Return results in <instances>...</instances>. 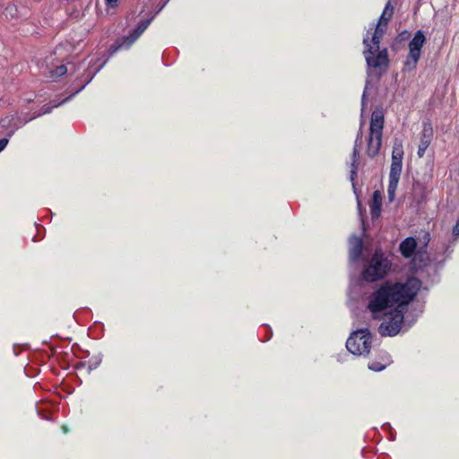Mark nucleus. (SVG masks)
Segmentation results:
<instances>
[{
    "label": "nucleus",
    "instance_id": "obj_1",
    "mask_svg": "<svg viewBox=\"0 0 459 459\" xmlns=\"http://www.w3.org/2000/svg\"><path fill=\"white\" fill-rule=\"evenodd\" d=\"M421 282L417 278L407 281H385L377 286L367 297V309L375 320L387 316L381 323L378 332L382 336H395L401 331L404 319L405 307L414 299Z\"/></svg>",
    "mask_w": 459,
    "mask_h": 459
},
{
    "label": "nucleus",
    "instance_id": "obj_2",
    "mask_svg": "<svg viewBox=\"0 0 459 459\" xmlns=\"http://www.w3.org/2000/svg\"><path fill=\"white\" fill-rule=\"evenodd\" d=\"M386 27L377 24L371 39H369V31L363 38V56L367 63V74L371 76L372 69L377 70L378 74L382 75L388 68L389 58L387 48L380 49V42L385 32Z\"/></svg>",
    "mask_w": 459,
    "mask_h": 459
},
{
    "label": "nucleus",
    "instance_id": "obj_3",
    "mask_svg": "<svg viewBox=\"0 0 459 459\" xmlns=\"http://www.w3.org/2000/svg\"><path fill=\"white\" fill-rule=\"evenodd\" d=\"M391 268V262L380 248H377L368 264L362 272L363 279L368 282L382 280Z\"/></svg>",
    "mask_w": 459,
    "mask_h": 459
},
{
    "label": "nucleus",
    "instance_id": "obj_4",
    "mask_svg": "<svg viewBox=\"0 0 459 459\" xmlns=\"http://www.w3.org/2000/svg\"><path fill=\"white\" fill-rule=\"evenodd\" d=\"M385 118L381 110H375L371 115L369 126V137L368 139L367 154L370 158L376 157L382 145V135Z\"/></svg>",
    "mask_w": 459,
    "mask_h": 459
},
{
    "label": "nucleus",
    "instance_id": "obj_5",
    "mask_svg": "<svg viewBox=\"0 0 459 459\" xmlns=\"http://www.w3.org/2000/svg\"><path fill=\"white\" fill-rule=\"evenodd\" d=\"M372 344V334L368 328L354 331L346 342L347 350L357 356H366L369 353Z\"/></svg>",
    "mask_w": 459,
    "mask_h": 459
},
{
    "label": "nucleus",
    "instance_id": "obj_6",
    "mask_svg": "<svg viewBox=\"0 0 459 459\" xmlns=\"http://www.w3.org/2000/svg\"><path fill=\"white\" fill-rule=\"evenodd\" d=\"M426 41L425 34L419 30L414 34L412 39L409 43V53L403 63L404 68L411 72L414 70L420 58L421 48Z\"/></svg>",
    "mask_w": 459,
    "mask_h": 459
},
{
    "label": "nucleus",
    "instance_id": "obj_7",
    "mask_svg": "<svg viewBox=\"0 0 459 459\" xmlns=\"http://www.w3.org/2000/svg\"><path fill=\"white\" fill-rule=\"evenodd\" d=\"M155 14L149 19L140 21L137 27L127 37L117 40L116 44L112 46V48H114L113 51L115 52L123 47L129 48L148 28Z\"/></svg>",
    "mask_w": 459,
    "mask_h": 459
},
{
    "label": "nucleus",
    "instance_id": "obj_8",
    "mask_svg": "<svg viewBox=\"0 0 459 459\" xmlns=\"http://www.w3.org/2000/svg\"><path fill=\"white\" fill-rule=\"evenodd\" d=\"M433 137V129L429 124H424L420 134V140L418 148V156L422 158L429 146Z\"/></svg>",
    "mask_w": 459,
    "mask_h": 459
},
{
    "label": "nucleus",
    "instance_id": "obj_9",
    "mask_svg": "<svg viewBox=\"0 0 459 459\" xmlns=\"http://www.w3.org/2000/svg\"><path fill=\"white\" fill-rule=\"evenodd\" d=\"M363 249V242L359 237L351 236L349 239V257L351 262L359 259Z\"/></svg>",
    "mask_w": 459,
    "mask_h": 459
},
{
    "label": "nucleus",
    "instance_id": "obj_10",
    "mask_svg": "<svg viewBox=\"0 0 459 459\" xmlns=\"http://www.w3.org/2000/svg\"><path fill=\"white\" fill-rule=\"evenodd\" d=\"M418 243L415 238L408 237L399 245V251L404 258H411L417 248Z\"/></svg>",
    "mask_w": 459,
    "mask_h": 459
},
{
    "label": "nucleus",
    "instance_id": "obj_11",
    "mask_svg": "<svg viewBox=\"0 0 459 459\" xmlns=\"http://www.w3.org/2000/svg\"><path fill=\"white\" fill-rule=\"evenodd\" d=\"M382 195L379 191H375L372 195V202L370 204V213L372 220L378 219L381 213Z\"/></svg>",
    "mask_w": 459,
    "mask_h": 459
},
{
    "label": "nucleus",
    "instance_id": "obj_12",
    "mask_svg": "<svg viewBox=\"0 0 459 459\" xmlns=\"http://www.w3.org/2000/svg\"><path fill=\"white\" fill-rule=\"evenodd\" d=\"M359 164V155H358L357 151H352L351 153V160L350 163V180L352 183L353 189L355 190V179L357 178V171Z\"/></svg>",
    "mask_w": 459,
    "mask_h": 459
},
{
    "label": "nucleus",
    "instance_id": "obj_13",
    "mask_svg": "<svg viewBox=\"0 0 459 459\" xmlns=\"http://www.w3.org/2000/svg\"><path fill=\"white\" fill-rule=\"evenodd\" d=\"M85 87V84L82 85L77 91H75L74 92H73L69 97L65 98V100H63L62 101L55 104L54 106H48V105H45L42 107V111L41 112H38L36 114H34V116L31 117L32 118H35V117H38L43 114H48V113H50L52 108H56V107H58L60 105H62L63 103L66 102L68 100H70L73 96H74L75 94H77L79 91H81L83 88ZM30 120V118L29 119Z\"/></svg>",
    "mask_w": 459,
    "mask_h": 459
},
{
    "label": "nucleus",
    "instance_id": "obj_14",
    "mask_svg": "<svg viewBox=\"0 0 459 459\" xmlns=\"http://www.w3.org/2000/svg\"><path fill=\"white\" fill-rule=\"evenodd\" d=\"M399 180L389 178L387 186V195L389 202H393L395 198V192L397 190Z\"/></svg>",
    "mask_w": 459,
    "mask_h": 459
},
{
    "label": "nucleus",
    "instance_id": "obj_15",
    "mask_svg": "<svg viewBox=\"0 0 459 459\" xmlns=\"http://www.w3.org/2000/svg\"><path fill=\"white\" fill-rule=\"evenodd\" d=\"M402 168H403V164L392 162L391 168H390L389 178L400 180Z\"/></svg>",
    "mask_w": 459,
    "mask_h": 459
},
{
    "label": "nucleus",
    "instance_id": "obj_16",
    "mask_svg": "<svg viewBox=\"0 0 459 459\" xmlns=\"http://www.w3.org/2000/svg\"><path fill=\"white\" fill-rule=\"evenodd\" d=\"M100 363V359H96L95 361H89L88 363L87 362H80L76 368H84L85 366H87V371H88V373H90L91 371L96 369L99 367Z\"/></svg>",
    "mask_w": 459,
    "mask_h": 459
},
{
    "label": "nucleus",
    "instance_id": "obj_17",
    "mask_svg": "<svg viewBox=\"0 0 459 459\" xmlns=\"http://www.w3.org/2000/svg\"><path fill=\"white\" fill-rule=\"evenodd\" d=\"M387 359L385 363L378 362V361H372L368 363V368L372 371L379 372L385 368L387 365Z\"/></svg>",
    "mask_w": 459,
    "mask_h": 459
},
{
    "label": "nucleus",
    "instance_id": "obj_18",
    "mask_svg": "<svg viewBox=\"0 0 459 459\" xmlns=\"http://www.w3.org/2000/svg\"><path fill=\"white\" fill-rule=\"evenodd\" d=\"M393 13H394V8H391V11L388 13H385V12H383L381 16L379 17L377 24L386 27L389 20L391 19V17L393 15Z\"/></svg>",
    "mask_w": 459,
    "mask_h": 459
},
{
    "label": "nucleus",
    "instance_id": "obj_19",
    "mask_svg": "<svg viewBox=\"0 0 459 459\" xmlns=\"http://www.w3.org/2000/svg\"><path fill=\"white\" fill-rule=\"evenodd\" d=\"M67 73V67L65 65L56 66L55 70L51 72V78L60 77Z\"/></svg>",
    "mask_w": 459,
    "mask_h": 459
},
{
    "label": "nucleus",
    "instance_id": "obj_20",
    "mask_svg": "<svg viewBox=\"0 0 459 459\" xmlns=\"http://www.w3.org/2000/svg\"><path fill=\"white\" fill-rule=\"evenodd\" d=\"M392 155L402 156V157L403 156V145L401 143H397V142L394 143V145L393 147Z\"/></svg>",
    "mask_w": 459,
    "mask_h": 459
},
{
    "label": "nucleus",
    "instance_id": "obj_21",
    "mask_svg": "<svg viewBox=\"0 0 459 459\" xmlns=\"http://www.w3.org/2000/svg\"><path fill=\"white\" fill-rule=\"evenodd\" d=\"M16 13L17 8L15 5L13 4H9L8 6H6L4 10V14L6 17L9 15L11 18H13L16 15Z\"/></svg>",
    "mask_w": 459,
    "mask_h": 459
},
{
    "label": "nucleus",
    "instance_id": "obj_22",
    "mask_svg": "<svg viewBox=\"0 0 459 459\" xmlns=\"http://www.w3.org/2000/svg\"><path fill=\"white\" fill-rule=\"evenodd\" d=\"M369 84V82L368 81L367 83H366V86H365V89H364V91H363V94H362V97H361V111L363 112L364 111V108L367 104V90H368V85Z\"/></svg>",
    "mask_w": 459,
    "mask_h": 459
},
{
    "label": "nucleus",
    "instance_id": "obj_23",
    "mask_svg": "<svg viewBox=\"0 0 459 459\" xmlns=\"http://www.w3.org/2000/svg\"><path fill=\"white\" fill-rule=\"evenodd\" d=\"M362 142H359V140H358L356 138L355 140V143H354V147H353V150L352 151H357L358 152V155H359V149H360V145H361Z\"/></svg>",
    "mask_w": 459,
    "mask_h": 459
},
{
    "label": "nucleus",
    "instance_id": "obj_24",
    "mask_svg": "<svg viewBox=\"0 0 459 459\" xmlns=\"http://www.w3.org/2000/svg\"><path fill=\"white\" fill-rule=\"evenodd\" d=\"M392 162H396V163H399V164H403V157L402 156L392 155Z\"/></svg>",
    "mask_w": 459,
    "mask_h": 459
},
{
    "label": "nucleus",
    "instance_id": "obj_25",
    "mask_svg": "<svg viewBox=\"0 0 459 459\" xmlns=\"http://www.w3.org/2000/svg\"><path fill=\"white\" fill-rule=\"evenodd\" d=\"M117 1L118 0H105L106 4L108 7H116L117 5Z\"/></svg>",
    "mask_w": 459,
    "mask_h": 459
},
{
    "label": "nucleus",
    "instance_id": "obj_26",
    "mask_svg": "<svg viewBox=\"0 0 459 459\" xmlns=\"http://www.w3.org/2000/svg\"><path fill=\"white\" fill-rule=\"evenodd\" d=\"M7 143H8V140L6 138L0 139V152L5 148Z\"/></svg>",
    "mask_w": 459,
    "mask_h": 459
},
{
    "label": "nucleus",
    "instance_id": "obj_27",
    "mask_svg": "<svg viewBox=\"0 0 459 459\" xmlns=\"http://www.w3.org/2000/svg\"><path fill=\"white\" fill-rule=\"evenodd\" d=\"M391 8H394L393 5L391 4L390 1H388L385 6V9L383 12H385V13H388L390 11H391Z\"/></svg>",
    "mask_w": 459,
    "mask_h": 459
},
{
    "label": "nucleus",
    "instance_id": "obj_28",
    "mask_svg": "<svg viewBox=\"0 0 459 459\" xmlns=\"http://www.w3.org/2000/svg\"><path fill=\"white\" fill-rule=\"evenodd\" d=\"M453 234L455 236H459V222L457 221L455 226L453 229Z\"/></svg>",
    "mask_w": 459,
    "mask_h": 459
},
{
    "label": "nucleus",
    "instance_id": "obj_29",
    "mask_svg": "<svg viewBox=\"0 0 459 459\" xmlns=\"http://www.w3.org/2000/svg\"><path fill=\"white\" fill-rule=\"evenodd\" d=\"M453 234L455 236H459V222L457 221L455 226L453 229Z\"/></svg>",
    "mask_w": 459,
    "mask_h": 459
},
{
    "label": "nucleus",
    "instance_id": "obj_30",
    "mask_svg": "<svg viewBox=\"0 0 459 459\" xmlns=\"http://www.w3.org/2000/svg\"><path fill=\"white\" fill-rule=\"evenodd\" d=\"M169 0H162L161 5L159 7L158 11L155 13L157 14L160 11H161L164 6L169 3Z\"/></svg>",
    "mask_w": 459,
    "mask_h": 459
},
{
    "label": "nucleus",
    "instance_id": "obj_31",
    "mask_svg": "<svg viewBox=\"0 0 459 459\" xmlns=\"http://www.w3.org/2000/svg\"><path fill=\"white\" fill-rule=\"evenodd\" d=\"M9 118L8 117H5L4 119L1 120V124H2V126L5 127V126H9Z\"/></svg>",
    "mask_w": 459,
    "mask_h": 459
},
{
    "label": "nucleus",
    "instance_id": "obj_32",
    "mask_svg": "<svg viewBox=\"0 0 459 459\" xmlns=\"http://www.w3.org/2000/svg\"><path fill=\"white\" fill-rule=\"evenodd\" d=\"M356 138L358 140H359V142H362V128H361V126L359 127V132L357 134Z\"/></svg>",
    "mask_w": 459,
    "mask_h": 459
},
{
    "label": "nucleus",
    "instance_id": "obj_33",
    "mask_svg": "<svg viewBox=\"0 0 459 459\" xmlns=\"http://www.w3.org/2000/svg\"><path fill=\"white\" fill-rule=\"evenodd\" d=\"M400 36L402 37L403 39H404L410 36V33L407 30H404L400 34Z\"/></svg>",
    "mask_w": 459,
    "mask_h": 459
},
{
    "label": "nucleus",
    "instance_id": "obj_34",
    "mask_svg": "<svg viewBox=\"0 0 459 459\" xmlns=\"http://www.w3.org/2000/svg\"><path fill=\"white\" fill-rule=\"evenodd\" d=\"M63 430H64L65 433L68 432V429L65 426H63Z\"/></svg>",
    "mask_w": 459,
    "mask_h": 459
},
{
    "label": "nucleus",
    "instance_id": "obj_35",
    "mask_svg": "<svg viewBox=\"0 0 459 459\" xmlns=\"http://www.w3.org/2000/svg\"><path fill=\"white\" fill-rule=\"evenodd\" d=\"M358 206H359V209L360 210V203H359V201L358 202Z\"/></svg>",
    "mask_w": 459,
    "mask_h": 459
},
{
    "label": "nucleus",
    "instance_id": "obj_36",
    "mask_svg": "<svg viewBox=\"0 0 459 459\" xmlns=\"http://www.w3.org/2000/svg\"><path fill=\"white\" fill-rule=\"evenodd\" d=\"M458 222H459V218H458Z\"/></svg>",
    "mask_w": 459,
    "mask_h": 459
}]
</instances>
